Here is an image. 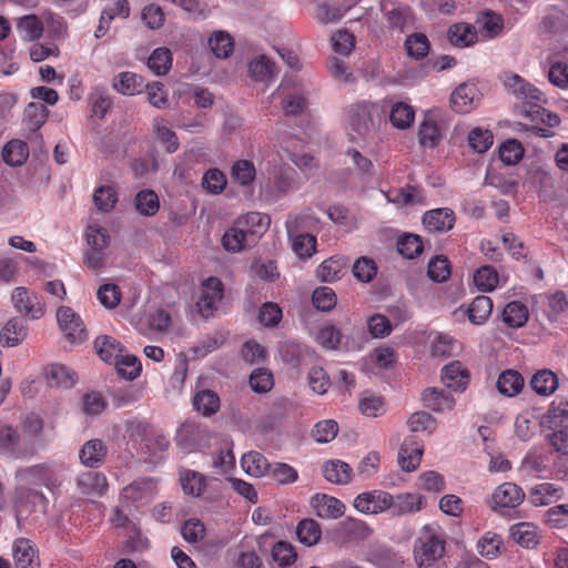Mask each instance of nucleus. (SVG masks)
I'll list each match as a JSON object with an SVG mask.
<instances>
[{
    "mask_svg": "<svg viewBox=\"0 0 568 568\" xmlns=\"http://www.w3.org/2000/svg\"><path fill=\"white\" fill-rule=\"evenodd\" d=\"M424 507V498L418 494L405 493L393 496V505L389 511L393 516L415 514Z\"/></svg>",
    "mask_w": 568,
    "mask_h": 568,
    "instance_id": "a878e982",
    "label": "nucleus"
},
{
    "mask_svg": "<svg viewBox=\"0 0 568 568\" xmlns=\"http://www.w3.org/2000/svg\"><path fill=\"white\" fill-rule=\"evenodd\" d=\"M193 406L203 416H212L220 409V397L213 390H200L193 397Z\"/></svg>",
    "mask_w": 568,
    "mask_h": 568,
    "instance_id": "79ce46f5",
    "label": "nucleus"
},
{
    "mask_svg": "<svg viewBox=\"0 0 568 568\" xmlns=\"http://www.w3.org/2000/svg\"><path fill=\"white\" fill-rule=\"evenodd\" d=\"M541 429H568V399L556 397L540 422Z\"/></svg>",
    "mask_w": 568,
    "mask_h": 568,
    "instance_id": "4468645a",
    "label": "nucleus"
},
{
    "mask_svg": "<svg viewBox=\"0 0 568 568\" xmlns=\"http://www.w3.org/2000/svg\"><path fill=\"white\" fill-rule=\"evenodd\" d=\"M77 486L84 495L102 496L108 489V480L101 473L84 471L78 476Z\"/></svg>",
    "mask_w": 568,
    "mask_h": 568,
    "instance_id": "393cba45",
    "label": "nucleus"
},
{
    "mask_svg": "<svg viewBox=\"0 0 568 568\" xmlns=\"http://www.w3.org/2000/svg\"><path fill=\"white\" fill-rule=\"evenodd\" d=\"M501 316L507 326L518 328L527 323L529 312L527 305L523 302L511 301L505 305Z\"/></svg>",
    "mask_w": 568,
    "mask_h": 568,
    "instance_id": "72a5a7b5",
    "label": "nucleus"
},
{
    "mask_svg": "<svg viewBox=\"0 0 568 568\" xmlns=\"http://www.w3.org/2000/svg\"><path fill=\"white\" fill-rule=\"evenodd\" d=\"M28 156V144L21 140H12L8 142L2 150V158L4 162L12 166L23 164Z\"/></svg>",
    "mask_w": 568,
    "mask_h": 568,
    "instance_id": "a19ab883",
    "label": "nucleus"
},
{
    "mask_svg": "<svg viewBox=\"0 0 568 568\" xmlns=\"http://www.w3.org/2000/svg\"><path fill=\"white\" fill-rule=\"evenodd\" d=\"M405 47L409 57L423 59L429 51V41L423 33H414L407 37Z\"/></svg>",
    "mask_w": 568,
    "mask_h": 568,
    "instance_id": "680f3d73",
    "label": "nucleus"
},
{
    "mask_svg": "<svg viewBox=\"0 0 568 568\" xmlns=\"http://www.w3.org/2000/svg\"><path fill=\"white\" fill-rule=\"evenodd\" d=\"M295 532L298 541L307 547L317 545L322 537L320 524L312 518L300 520Z\"/></svg>",
    "mask_w": 568,
    "mask_h": 568,
    "instance_id": "4c0bfd02",
    "label": "nucleus"
},
{
    "mask_svg": "<svg viewBox=\"0 0 568 568\" xmlns=\"http://www.w3.org/2000/svg\"><path fill=\"white\" fill-rule=\"evenodd\" d=\"M211 51L216 58H227L234 49L232 37L225 31H216L209 39Z\"/></svg>",
    "mask_w": 568,
    "mask_h": 568,
    "instance_id": "3c124183",
    "label": "nucleus"
},
{
    "mask_svg": "<svg viewBox=\"0 0 568 568\" xmlns=\"http://www.w3.org/2000/svg\"><path fill=\"white\" fill-rule=\"evenodd\" d=\"M386 196L388 201L400 205L420 203L423 199L420 190L409 184L389 190Z\"/></svg>",
    "mask_w": 568,
    "mask_h": 568,
    "instance_id": "a18cd8bd",
    "label": "nucleus"
},
{
    "mask_svg": "<svg viewBox=\"0 0 568 568\" xmlns=\"http://www.w3.org/2000/svg\"><path fill=\"white\" fill-rule=\"evenodd\" d=\"M108 448L101 439H90L80 449L81 463L90 468H99L106 457Z\"/></svg>",
    "mask_w": 568,
    "mask_h": 568,
    "instance_id": "b1692460",
    "label": "nucleus"
},
{
    "mask_svg": "<svg viewBox=\"0 0 568 568\" xmlns=\"http://www.w3.org/2000/svg\"><path fill=\"white\" fill-rule=\"evenodd\" d=\"M12 302L18 312L38 320L43 316L44 307L37 295H30L26 287H17L12 293Z\"/></svg>",
    "mask_w": 568,
    "mask_h": 568,
    "instance_id": "dca6fc26",
    "label": "nucleus"
},
{
    "mask_svg": "<svg viewBox=\"0 0 568 568\" xmlns=\"http://www.w3.org/2000/svg\"><path fill=\"white\" fill-rule=\"evenodd\" d=\"M17 28L24 32L26 37L33 41L41 38L43 33V23L36 14H28L18 20Z\"/></svg>",
    "mask_w": 568,
    "mask_h": 568,
    "instance_id": "69168bd1",
    "label": "nucleus"
},
{
    "mask_svg": "<svg viewBox=\"0 0 568 568\" xmlns=\"http://www.w3.org/2000/svg\"><path fill=\"white\" fill-rule=\"evenodd\" d=\"M430 355H452L459 346V342L446 333L429 334Z\"/></svg>",
    "mask_w": 568,
    "mask_h": 568,
    "instance_id": "37998d69",
    "label": "nucleus"
},
{
    "mask_svg": "<svg viewBox=\"0 0 568 568\" xmlns=\"http://www.w3.org/2000/svg\"><path fill=\"white\" fill-rule=\"evenodd\" d=\"M42 376L50 387L71 388L78 382V374L62 364L47 365L42 371Z\"/></svg>",
    "mask_w": 568,
    "mask_h": 568,
    "instance_id": "a211bd4d",
    "label": "nucleus"
},
{
    "mask_svg": "<svg viewBox=\"0 0 568 568\" xmlns=\"http://www.w3.org/2000/svg\"><path fill=\"white\" fill-rule=\"evenodd\" d=\"M480 92L474 83H462L450 95L453 109L458 113H468L480 101Z\"/></svg>",
    "mask_w": 568,
    "mask_h": 568,
    "instance_id": "ddd939ff",
    "label": "nucleus"
},
{
    "mask_svg": "<svg viewBox=\"0 0 568 568\" xmlns=\"http://www.w3.org/2000/svg\"><path fill=\"white\" fill-rule=\"evenodd\" d=\"M17 478L21 484L45 486L49 489L58 486L54 470L47 465H34L17 471Z\"/></svg>",
    "mask_w": 568,
    "mask_h": 568,
    "instance_id": "f8f14e48",
    "label": "nucleus"
},
{
    "mask_svg": "<svg viewBox=\"0 0 568 568\" xmlns=\"http://www.w3.org/2000/svg\"><path fill=\"white\" fill-rule=\"evenodd\" d=\"M504 83L518 100H521L520 110L525 118L531 121H540L549 128H555L560 124L559 115L547 111L542 106V104L547 102V99L538 88L526 82L518 74L507 75Z\"/></svg>",
    "mask_w": 568,
    "mask_h": 568,
    "instance_id": "f257e3e1",
    "label": "nucleus"
},
{
    "mask_svg": "<svg viewBox=\"0 0 568 568\" xmlns=\"http://www.w3.org/2000/svg\"><path fill=\"white\" fill-rule=\"evenodd\" d=\"M525 499V493L520 486L515 483L506 481L495 488L491 495V508L514 509Z\"/></svg>",
    "mask_w": 568,
    "mask_h": 568,
    "instance_id": "9b49d317",
    "label": "nucleus"
},
{
    "mask_svg": "<svg viewBox=\"0 0 568 568\" xmlns=\"http://www.w3.org/2000/svg\"><path fill=\"white\" fill-rule=\"evenodd\" d=\"M311 506L315 515L323 519H337L345 513V505L339 499L326 494L313 496Z\"/></svg>",
    "mask_w": 568,
    "mask_h": 568,
    "instance_id": "6ab92c4d",
    "label": "nucleus"
},
{
    "mask_svg": "<svg viewBox=\"0 0 568 568\" xmlns=\"http://www.w3.org/2000/svg\"><path fill=\"white\" fill-rule=\"evenodd\" d=\"M134 206L141 215L153 216L160 209L159 196L152 190H141L135 195Z\"/></svg>",
    "mask_w": 568,
    "mask_h": 568,
    "instance_id": "c03bdc74",
    "label": "nucleus"
},
{
    "mask_svg": "<svg viewBox=\"0 0 568 568\" xmlns=\"http://www.w3.org/2000/svg\"><path fill=\"white\" fill-rule=\"evenodd\" d=\"M469 372L459 361H454L443 368V383L454 390L463 392L469 383Z\"/></svg>",
    "mask_w": 568,
    "mask_h": 568,
    "instance_id": "5701e85b",
    "label": "nucleus"
},
{
    "mask_svg": "<svg viewBox=\"0 0 568 568\" xmlns=\"http://www.w3.org/2000/svg\"><path fill=\"white\" fill-rule=\"evenodd\" d=\"M501 545L503 538L500 535L493 531H487L478 540L477 550L483 557L493 559L500 552Z\"/></svg>",
    "mask_w": 568,
    "mask_h": 568,
    "instance_id": "864d4df0",
    "label": "nucleus"
},
{
    "mask_svg": "<svg viewBox=\"0 0 568 568\" xmlns=\"http://www.w3.org/2000/svg\"><path fill=\"white\" fill-rule=\"evenodd\" d=\"M231 173L233 180L243 186L251 185L256 178L255 165L250 160L236 161L232 166Z\"/></svg>",
    "mask_w": 568,
    "mask_h": 568,
    "instance_id": "603ef678",
    "label": "nucleus"
},
{
    "mask_svg": "<svg viewBox=\"0 0 568 568\" xmlns=\"http://www.w3.org/2000/svg\"><path fill=\"white\" fill-rule=\"evenodd\" d=\"M537 526L532 523L521 521L510 527L511 539L525 548H534L539 544Z\"/></svg>",
    "mask_w": 568,
    "mask_h": 568,
    "instance_id": "cd10ccee",
    "label": "nucleus"
},
{
    "mask_svg": "<svg viewBox=\"0 0 568 568\" xmlns=\"http://www.w3.org/2000/svg\"><path fill=\"white\" fill-rule=\"evenodd\" d=\"M250 386L258 394L270 392L274 386L273 374L265 368H256L250 375Z\"/></svg>",
    "mask_w": 568,
    "mask_h": 568,
    "instance_id": "e2e57ef3",
    "label": "nucleus"
},
{
    "mask_svg": "<svg viewBox=\"0 0 568 568\" xmlns=\"http://www.w3.org/2000/svg\"><path fill=\"white\" fill-rule=\"evenodd\" d=\"M415 119V111L412 105L405 102H396L389 111V121L392 125L399 130L408 129Z\"/></svg>",
    "mask_w": 568,
    "mask_h": 568,
    "instance_id": "ea45409f",
    "label": "nucleus"
},
{
    "mask_svg": "<svg viewBox=\"0 0 568 568\" xmlns=\"http://www.w3.org/2000/svg\"><path fill=\"white\" fill-rule=\"evenodd\" d=\"M381 10L390 29L405 32L414 27L415 18L409 6L395 0H383Z\"/></svg>",
    "mask_w": 568,
    "mask_h": 568,
    "instance_id": "423d86ee",
    "label": "nucleus"
},
{
    "mask_svg": "<svg viewBox=\"0 0 568 568\" xmlns=\"http://www.w3.org/2000/svg\"><path fill=\"white\" fill-rule=\"evenodd\" d=\"M559 386L558 376L550 369L538 371L530 379V387L541 396L552 395Z\"/></svg>",
    "mask_w": 568,
    "mask_h": 568,
    "instance_id": "c756f323",
    "label": "nucleus"
},
{
    "mask_svg": "<svg viewBox=\"0 0 568 568\" xmlns=\"http://www.w3.org/2000/svg\"><path fill=\"white\" fill-rule=\"evenodd\" d=\"M385 109L376 102L359 101L347 109L346 129L352 140L366 139L376 131Z\"/></svg>",
    "mask_w": 568,
    "mask_h": 568,
    "instance_id": "7ed1b4c3",
    "label": "nucleus"
},
{
    "mask_svg": "<svg viewBox=\"0 0 568 568\" xmlns=\"http://www.w3.org/2000/svg\"><path fill=\"white\" fill-rule=\"evenodd\" d=\"M493 311V301L486 295L476 296L469 304L467 314L468 320L476 325L485 323Z\"/></svg>",
    "mask_w": 568,
    "mask_h": 568,
    "instance_id": "58836bf2",
    "label": "nucleus"
},
{
    "mask_svg": "<svg viewBox=\"0 0 568 568\" xmlns=\"http://www.w3.org/2000/svg\"><path fill=\"white\" fill-rule=\"evenodd\" d=\"M423 241L419 235L404 234L397 241V251L406 258H415L423 252Z\"/></svg>",
    "mask_w": 568,
    "mask_h": 568,
    "instance_id": "4d7b16f0",
    "label": "nucleus"
},
{
    "mask_svg": "<svg viewBox=\"0 0 568 568\" xmlns=\"http://www.w3.org/2000/svg\"><path fill=\"white\" fill-rule=\"evenodd\" d=\"M12 550L16 568H40L39 551L30 539L18 538Z\"/></svg>",
    "mask_w": 568,
    "mask_h": 568,
    "instance_id": "f3484780",
    "label": "nucleus"
},
{
    "mask_svg": "<svg viewBox=\"0 0 568 568\" xmlns=\"http://www.w3.org/2000/svg\"><path fill=\"white\" fill-rule=\"evenodd\" d=\"M57 321L65 338L71 343H82L87 338L84 323L79 314L69 306H60Z\"/></svg>",
    "mask_w": 568,
    "mask_h": 568,
    "instance_id": "0eeeda50",
    "label": "nucleus"
},
{
    "mask_svg": "<svg viewBox=\"0 0 568 568\" xmlns=\"http://www.w3.org/2000/svg\"><path fill=\"white\" fill-rule=\"evenodd\" d=\"M562 497V489L552 483H541L530 490V500L535 506L550 505Z\"/></svg>",
    "mask_w": 568,
    "mask_h": 568,
    "instance_id": "c85d7f7f",
    "label": "nucleus"
},
{
    "mask_svg": "<svg viewBox=\"0 0 568 568\" xmlns=\"http://www.w3.org/2000/svg\"><path fill=\"white\" fill-rule=\"evenodd\" d=\"M393 505V496L384 490L365 491L354 499V507L364 514H379L389 510Z\"/></svg>",
    "mask_w": 568,
    "mask_h": 568,
    "instance_id": "9d476101",
    "label": "nucleus"
},
{
    "mask_svg": "<svg viewBox=\"0 0 568 568\" xmlns=\"http://www.w3.org/2000/svg\"><path fill=\"white\" fill-rule=\"evenodd\" d=\"M494 135L490 130L474 128L468 133V144L477 153H485L493 145Z\"/></svg>",
    "mask_w": 568,
    "mask_h": 568,
    "instance_id": "6e6d98bb",
    "label": "nucleus"
},
{
    "mask_svg": "<svg viewBox=\"0 0 568 568\" xmlns=\"http://www.w3.org/2000/svg\"><path fill=\"white\" fill-rule=\"evenodd\" d=\"M474 283L479 291L491 292L499 283L498 272L490 265H484L475 272Z\"/></svg>",
    "mask_w": 568,
    "mask_h": 568,
    "instance_id": "de8ad7c7",
    "label": "nucleus"
},
{
    "mask_svg": "<svg viewBox=\"0 0 568 568\" xmlns=\"http://www.w3.org/2000/svg\"><path fill=\"white\" fill-rule=\"evenodd\" d=\"M24 118L32 131L40 129L48 118V109L40 102H31L24 110Z\"/></svg>",
    "mask_w": 568,
    "mask_h": 568,
    "instance_id": "0e129e2a",
    "label": "nucleus"
},
{
    "mask_svg": "<svg viewBox=\"0 0 568 568\" xmlns=\"http://www.w3.org/2000/svg\"><path fill=\"white\" fill-rule=\"evenodd\" d=\"M156 494V481L152 478H139L125 486L121 497L131 503L149 501Z\"/></svg>",
    "mask_w": 568,
    "mask_h": 568,
    "instance_id": "aec40b11",
    "label": "nucleus"
},
{
    "mask_svg": "<svg viewBox=\"0 0 568 568\" xmlns=\"http://www.w3.org/2000/svg\"><path fill=\"white\" fill-rule=\"evenodd\" d=\"M241 466L247 475L262 477L268 474L271 464L263 454L252 450L242 456Z\"/></svg>",
    "mask_w": 568,
    "mask_h": 568,
    "instance_id": "f704fd0d",
    "label": "nucleus"
},
{
    "mask_svg": "<svg viewBox=\"0 0 568 568\" xmlns=\"http://www.w3.org/2000/svg\"><path fill=\"white\" fill-rule=\"evenodd\" d=\"M545 523L549 528L562 529L568 527V504L549 508L545 513Z\"/></svg>",
    "mask_w": 568,
    "mask_h": 568,
    "instance_id": "338daca9",
    "label": "nucleus"
},
{
    "mask_svg": "<svg viewBox=\"0 0 568 568\" xmlns=\"http://www.w3.org/2000/svg\"><path fill=\"white\" fill-rule=\"evenodd\" d=\"M274 98H281V105L286 115H298L307 106V100L304 94L297 90H287L282 83L273 93Z\"/></svg>",
    "mask_w": 568,
    "mask_h": 568,
    "instance_id": "412c9836",
    "label": "nucleus"
},
{
    "mask_svg": "<svg viewBox=\"0 0 568 568\" xmlns=\"http://www.w3.org/2000/svg\"><path fill=\"white\" fill-rule=\"evenodd\" d=\"M524 156V148L517 140H507L499 148V158L507 165L517 164Z\"/></svg>",
    "mask_w": 568,
    "mask_h": 568,
    "instance_id": "774afa93",
    "label": "nucleus"
},
{
    "mask_svg": "<svg viewBox=\"0 0 568 568\" xmlns=\"http://www.w3.org/2000/svg\"><path fill=\"white\" fill-rule=\"evenodd\" d=\"M27 336V326L24 320L12 318L7 322L0 332V343L3 346H16Z\"/></svg>",
    "mask_w": 568,
    "mask_h": 568,
    "instance_id": "c9c22d12",
    "label": "nucleus"
},
{
    "mask_svg": "<svg viewBox=\"0 0 568 568\" xmlns=\"http://www.w3.org/2000/svg\"><path fill=\"white\" fill-rule=\"evenodd\" d=\"M246 245H255L262 235L268 230L271 220L267 214L250 212L236 220Z\"/></svg>",
    "mask_w": 568,
    "mask_h": 568,
    "instance_id": "6e6552de",
    "label": "nucleus"
},
{
    "mask_svg": "<svg viewBox=\"0 0 568 568\" xmlns=\"http://www.w3.org/2000/svg\"><path fill=\"white\" fill-rule=\"evenodd\" d=\"M93 345L97 355H122L123 352H126L123 344L110 335L97 336Z\"/></svg>",
    "mask_w": 568,
    "mask_h": 568,
    "instance_id": "13d9d810",
    "label": "nucleus"
},
{
    "mask_svg": "<svg viewBox=\"0 0 568 568\" xmlns=\"http://www.w3.org/2000/svg\"><path fill=\"white\" fill-rule=\"evenodd\" d=\"M172 65V53L166 48H158L148 59L149 69L156 75L169 72Z\"/></svg>",
    "mask_w": 568,
    "mask_h": 568,
    "instance_id": "09e8293b",
    "label": "nucleus"
},
{
    "mask_svg": "<svg viewBox=\"0 0 568 568\" xmlns=\"http://www.w3.org/2000/svg\"><path fill=\"white\" fill-rule=\"evenodd\" d=\"M272 557L280 566L286 567L296 561L297 554L292 544L280 540L272 548Z\"/></svg>",
    "mask_w": 568,
    "mask_h": 568,
    "instance_id": "052dcab7",
    "label": "nucleus"
},
{
    "mask_svg": "<svg viewBox=\"0 0 568 568\" xmlns=\"http://www.w3.org/2000/svg\"><path fill=\"white\" fill-rule=\"evenodd\" d=\"M449 42L459 48L474 44L477 40L476 29L468 23H455L447 32Z\"/></svg>",
    "mask_w": 568,
    "mask_h": 568,
    "instance_id": "e433bc0d",
    "label": "nucleus"
},
{
    "mask_svg": "<svg viewBox=\"0 0 568 568\" xmlns=\"http://www.w3.org/2000/svg\"><path fill=\"white\" fill-rule=\"evenodd\" d=\"M352 272L359 282L368 283L376 276L377 266L373 258L361 256L354 262Z\"/></svg>",
    "mask_w": 568,
    "mask_h": 568,
    "instance_id": "bf43d9fd",
    "label": "nucleus"
},
{
    "mask_svg": "<svg viewBox=\"0 0 568 568\" xmlns=\"http://www.w3.org/2000/svg\"><path fill=\"white\" fill-rule=\"evenodd\" d=\"M422 399L424 405L434 412L450 410L455 405V399L449 393L437 388L425 389Z\"/></svg>",
    "mask_w": 568,
    "mask_h": 568,
    "instance_id": "2f4dec72",
    "label": "nucleus"
},
{
    "mask_svg": "<svg viewBox=\"0 0 568 568\" xmlns=\"http://www.w3.org/2000/svg\"><path fill=\"white\" fill-rule=\"evenodd\" d=\"M352 474L353 470L351 466L339 459L328 460L323 466V476L333 484H348L352 479Z\"/></svg>",
    "mask_w": 568,
    "mask_h": 568,
    "instance_id": "7c9ffc66",
    "label": "nucleus"
},
{
    "mask_svg": "<svg viewBox=\"0 0 568 568\" xmlns=\"http://www.w3.org/2000/svg\"><path fill=\"white\" fill-rule=\"evenodd\" d=\"M346 267L342 257H329L325 260L317 268V275L323 282H333L338 280Z\"/></svg>",
    "mask_w": 568,
    "mask_h": 568,
    "instance_id": "49530a36",
    "label": "nucleus"
},
{
    "mask_svg": "<svg viewBox=\"0 0 568 568\" xmlns=\"http://www.w3.org/2000/svg\"><path fill=\"white\" fill-rule=\"evenodd\" d=\"M297 189L295 172L285 165H274L267 170V176L261 184L260 195L274 203Z\"/></svg>",
    "mask_w": 568,
    "mask_h": 568,
    "instance_id": "20e7f679",
    "label": "nucleus"
},
{
    "mask_svg": "<svg viewBox=\"0 0 568 568\" xmlns=\"http://www.w3.org/2000/svg\"><path fill=\"white\" fill-rule=\"evenodd\" d=\"M455 213L448 207L427 211L423 216V224L432 232H447L455 224Z\"/></svg>",
    "mask_w": 568,
    "mask_h": 568,
    "instance_id": "4be33fe9",
    "label": "nucleus"
},
{
    "mask_svg": "<svg viewBox=\"0 0 568 568\" xmlns=\"http://www.w3.org/2000/svg\"><path fill=\"white\" fill-rule=\"evenodd\" d=\"M95 207L104 213L111 212L118 203V193L113 186H99L93 193Z\"/></svg>",
    "mask_w": 568,
    "mask_h": 568,
    "instance_id": "8fccbe9b",
    "label": "nucleus"
},
{
    "mask_svg": "<svg viewBox=\"0 0 568 568\" xmlns=\"http://www.w3.org/2000/svg\"><path fill=\"white\" fill-rule=\"evenodd\" d=\"M223 284L216 277H210L202 284L201 295L196 303L200 314L207 318L217 310V305L223 297Z\"/></svg>",
    "mask_w": 568,
    "mask_h": 568,
    "instance_id": "1a4fd4ad",
    "label": "nucleus"
},
{
    "mask_svg": "<svg viewBox=\"0 0 568 568\" xmlns=\"http://www.w3.org/2000/svg\"><path fill=\"white\" fill-rule=\"evenodd\" d=\"M423 452V444L418 437L415 435L407 436L398 453V464L400 468L405 471L415 470L420 464Z\"/></svg>",
    "mask_w": 568,
    "mask_h": 568,
    "instance_id": "2eb2a0df",
    "label": "nucleus"
},
{
    "mask_svg": "<svg viewBox=\"0 0 568 568\" xmlns=\"http://www.w3.org/2000/svg\"><path fill=\"white\" fill-rule=\"evenodd\" d=\"M446 536L437 525H425L414 541L413 555L418 568H439Z\"/></svg>",
    "mask_w": 568,
    "mask_h": 568,
    "instance_id": "f03ea898",
    "label": "nucleus"
},
{
    "mask_svg": "<svg viewBox=\"0 0 568 568\" xmlns=\"http://www.w3.org/2000/svg\"><path fill=\"white\" fill-rule=\"evenodd\" d=\"M419 142L424 148H435L442 138L440 130L433 119L426 118L418 130Z\"/></svg>",
    "mask_w": 568,
    "mask_h": 568,
    "instance_id": "5fc2aeb1",
    "label": "nucleus"
},
{
    "mask_svg": "<svg viewBox=\"0 0 568 568\" xmlns=\"http://www.w3.org/2000/svg\"><path fill=\"white\" fill-rule=\"evenodd\" d=\"M307 215L290 216L285 223L287 235L292 243V250L300 258H308L316 252V236L298 233Z\"/></svg>",
    "mask_w": 568,
    "mask_h": 568,
    "instance_id": "39448f33",
    "label": "nucleus"
},
{
    "mask_svg": "<svg viewBox=\"0 0 568 568\" xmlns=\"http://www.w3.org/2000/svg\"><path fill=\"white\" fill-rule=\"evenodd\" d=\"M496 387L501 395L515 397L524 388V378L517 371L506 369L500 373Z\"/></svg>",
    "mask_w": 568,
    "mask_h": 568,
    "instance_id": "473e14b6",
    "label": "nucleus"
},
{
    "mask_svg": "<svg viewBox=\"0 0 568 568\" xmlns=\"http://www.w3.org/2000/svg\"><path fill=\"white\" fill-rule=\"evenodd\" d=\"M112 87L116 92L123 95H135L144 90L145 82L143 77L134 72L125 71L114 77Z\"/></svg>",
    "mask_w": 568,
    "mask_h": 568,
    "instance_id": "bb28decb",
    "label": "nucleus"
}]
</instances>
